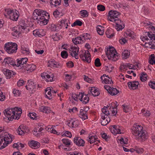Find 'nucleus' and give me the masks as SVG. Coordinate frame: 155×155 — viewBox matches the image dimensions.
Returning <instances> with one entry per match:
<instances>
[{
	"label": "nucleus",
	"instance_id": "nucleus-1",
	"mask_svg": "<svg viewBox=\"0 0 155 155\" xmlns=\"http://www.w3.org/2000/svg\"><path fill=\"white\" fill-rule=\"evenodd\" d=\"M120 14L116 11L111 10L108 12L107 18L108 20L115 23V28L118 31L121 30L124 27L123 22L118 18Z\"/></svg>",
	"mask_w": 155,
	"mask_h": 155
},
{
	"label": "nucleus",
	"instance_id": "nucleus-2",
	"mask_svg": "<svg viewBox=\"0 0 155 155\" xmlns=\"http://www.w3.org/2000/svg\"><path fill=\"white\" fill-rule=\"evenodd\" d=\"M0 150L2 149L7 146L8 144L11 143L12 141V135L7 132H5L3 129L0 127Z\"/></svg>",
	"mask_w": 155,
	"mask_h": 155
},
{
	"label": "nucleus",
	"instance_id": "nucleus-3",
	"mask_svg": "<svg viewBox=\"0 0 155 155\" xmlns=\"http://www.w3.org/2000/svg\"><path fill=\"white\" fill-rule=\"evenodd\" d=\"M4 49L9 54L15 53L17 51L18 45L16 43L8 42L5 45Z\"/></svg>",
	"mask_w": 155,
	"mask_h": 155
},
{
	"label": "nucleus",
	"instance_id": "nucleus-4",
	"mask_svg": "<svg viewBox=\"0 0 155 155\" xmlns=\"http://www.w3.org/2000/svg\"><path fill=\"white\" fill-rule=\"evenodd\" d=\"M106 54L109 60L115 61L118 58L116 50L113 47H109V48H107Z\"/></svg>",
	"mask_w": 155,
	"mask_h": 155
},
{
	"label": "nucleus",
	"instance_id": "nucleus-5",
	"mask_svg": "<svg viewBox=\"0 0 155 155\" xmlns=\"http://www.w3.org/2000/svg\"><path fill=\"white\" fill-rule=\"evenodd\" d=\"M4 15L7 16L5 14H7L9 18L13 21H17L19 17L18 12L16 10H12L10 9H5Z\"/></svg>",
	"mask_w": 155,
	"mask_h": 155
},
{
	"label": "nucleus",
	"instance_id": "nucleus-6",
	"mask_svg": "<svg viewBox=\"0 0 155 155\" xmlns=\"http://www.w3.org/2000/svg\"><path fill=\"white\" fill-rule=\"evenodd\" d=\"M4 115L8 118V120L9 121H12L13 119H18L20 117V115L19 114L17 116L15 115V112L13 110V108H8L6 109L3 111Z\"/></svg>",
	"mask_w": 155,
	"mask_h": 155
},
{
	"label": "nucleus",
	"instance_id": "nucleus-7",
	"mask_svg": "<svg viewBox=\"0 0 155 155\" xmlns=\"http://www.w3.org/2000/svg\"><path fill=\"white\" fill-rule=\"evenodd\" d=\"M38 16L45 18L46 16L49 18V15L46 12L42 9H36L34 11L32 16V18L35 20L38 19Z\"/></svg>",
	"mask_w": 155,
	"mask_h": 155
},
{
	"label": "nucleus",
	"instance_id": "nucleus-8",
	"mask_svg": "<svg viewBox=\"0 0 155 155\" xmlns=\"http://www.w3.org/2000/svg\"><path fill=\"white\" fill-rule=\"evenodd\" d=\"M85 51L83 54H80L79 57L82 60L88 63H89L91 61V55L90 52L88 51H86L84 50L83 51Z\"/></svg>",
	"mask_w": 155,
	"mask_h": 155
},
{
	"label": "nucleus",
	"instance_id": "nucleus-9",
	"mask_svg": "<svg viewBox=\"0 0 155 155\" xmlns=\"http://www.w3.org/2000/svg\"><path fill=\"white\" fill-rule=\"evenodd\" d=\"M29 131V129L26 126L21 125L19 126L17 130H16L17 133L21 136L24 135L25 133Z\"/></svg>",
	"mask_w": 155,
	"mask_h": 155
},
{
	"label": "nucleus",
	"instance_id": "nucleus-10",
	"mask_svg": "<svg viewBox=\"0 0 155 155\" xmlns=\"http://www.w3.org/2000/svg\"><path fill=\"white\" fill-rule=\"evenodd\" d=\"M79 50V48L78 46H71L70 50V55L76 59H78V53Z\"/></svg>",
	"mask_w": 155,
	"mask_h": 155
},
{
	"label": "nucleus",
	"instance_id": "nucleus-11",
	"mask_svg": "<svg viewBox=\"0 0 155 155\" xmlns=\"http://www.w3.org/2000/svg\"><path fill=\"white\" fill-rule=\"evenodd\" d=\"M143 127L139 125L134 124L132 129V133L135 136L143 130Z\"/></svg>",
	"mask_w": 155,
	"mask_h": 155
},
{
	"label": "nucleus",
	"instance_id": "nucleus-12",
	"mask_svg": "<svg viewBox=\"0 0 155 155\" xmlns=\"http://www.w3.org/2000/svg\"><path fill=\"white\" fill-rule=\"evenodd\" d=\"M87 110V108L84 107H82L80 110L79 116L83 120L88 118L86 114Z\"/></svg>",
	"mask_w": 155,
	"mask_h": 155
},
{
	"label": "nucleus",
	"instance_id": "nucleus-13",
	"mask_svg": "<svg viewBox=\"0 0 155 155\" xmlns=\"http://www.w3.org/2000/svg\"><path fill=\"white\" fill-rule=\"evenodd\" d=\"M136 137L137 139H138L140 141H145L147 138L146 132L143 130Z\"/></svg>",
	"mask_w": 155,
	"mask_h": 155
},
{
	"label": "nucleus",
	"instance_id": "nucleus-14",
	"mask_svg": "<svg viewBox=\"0 0 155 155\" xmlns=\"http://www.w3.org/2000/svg\"><path fill=\"white\" fill-rule=\"evenodd\" d=\"M66 122L67 124L70 127L74 128L78 127V121L74 118L71 119Z\"/></svg>",
	"mask_w": 155,
	"mask_h": 155
},
{
	"label": "nucleus",
	"instance_id": "nucleus-15",
	"mask_svg": "<svg viewBox=\"0 0 155 155\" xmlns=\"http://www.w3.org/2000/svg\"><path fill=\"white\" fill-rule=\"evenodd\" d=\"M47 16L45 18L42 17V16H38V19H36L37 20L38 24L41 25H47L48 21L49 18Z\"/></svg>",
	"mask_w": 155,
	"mask_h": 155
},
{
	"label": "nucleus",
	"instance_id": "nucleus-16",
	"mask_svg": "<svg viewBox=\"0 0 155 155\" xmlns=\"http://www.w3.org/2000/svg\"><path fill=\"white\" fill-rule=\"evenodd\" d=\"M74 142L76 145L78 147H84V140L80 137H75L74 139Z\"/></svg>",
	"mask_w": 155,
	"mask_h": 155
},
{
	"label": "nucleus",
	"instance_id": "nucleus-17",
	"mask_svg": "<svg viewBox=\"0 0 155 155\" xmlns=\"http://www.w3.org/2000/svg\"><path fill=\"white\" fill-rule=\"evenodd\" d=\"M28 59L24 58L18 59L17 60V66H20L21 68H25L27 65L26 63Z\"/></svg>",
	"mask_w": 155,
	"mask_h": 155
},
{
	"label": "nucleus",
	"instance_id": "nucleus-18",
	"mask_svg": "<svg viewBox=\"0 0 155 155\" xmlns=\"http://www.w3.org/2000/svg\"><path fill=\"white\" fill-rule=\"evenodd\" d=\"M36 87V84L34 83L32 80H29L28 81L27 84L26 86V89L30 91H32Z\"/></svg>",
	"mask_w": 155,
	"mask_h": 155
},
{
	"label": "nucleus",
	"instance_id": "nucleus-19",
	"mask_svg": "<svg viewBox=\"0 0 155 155\" xmlns=\"http://www.w3.org/2000/svg\"><path fill=\"white\" fill-rule=\"evenodd\" d=\"M101 79L103 80V82L105 84H113V82L112 81L111 78L108 77V75H106L105 74H104L101 77Z\"/></svg>",
	"mask_w": 155,
	"mask_h": 155
},
{
	"label": "nucleus",
	"instance_id": "nucleus-20",
	"mask_svg": "<svg viewBox=\"0 0 155 155\" xmlns=\"http://www.w3.org/2000/svg\"><path fill=\"white\" fill-rule=\"evenodd\" d=\"M80 97L79 100L83 104H86L88 102L89 98L87 95L84 94V93H81L80 95Z\"/></svg>",
	"mask_w": 155,
	"mask_h": 155
},
{
	"label": "nucleus",
	"instance_id": "nucleus-21",
	"mask_svg": "<svg viewBox=\"0 0 155 155\" xmlns=\"http://www.w3.org/2000/svg\"><path fill=\"white\" fill-rule=\"evenodd\" d=\"M113 128L111 130L112 133L114 135H116L117 134H121L122 133L121 131L120 127L118 125H113Z\"/></svg>",
	"mask_w": 155,
	"mask_h": 155
},
{
	"label": "nucleus",
	"instance_id": "nucleus-22",
	"mask_svg": "<svg viewBox=\"0 0 155 155\" xmlns=\"http://www.w3.org/2000/svg\"><path fill=\"white\" fill-rule=\"evenodd\" d=\"M88 93L89 94H91L94 97L98 96L100 94L99 91L94 87H90Z\"/></svg>",
	"mask_w": 155,
	"mask_h": 155
},
{
	"label": "nucleus",
	"instance_id": "nucleus-23",
	"mask_svg": "<svg viewBox=\"0 0 155 155\" xmlns=\"http://www.w3.org/2000/svg\"><path fill=\"white\" fill-rule=\"evenodd\" d=\"M3 73L5 75L7 79L10 78L12 76L16 74L15 72L6 69H4Z\"/></svg>",
	"mask_w": 155,
	"mask_h": 155
},
{
	"label": "nucleus",
	"instance_id": "nucleus-24",
	"mask_svg": "<svg viewBox=\"0 0 155 155\" xmlns=\"http://www.w3.org/2000/svg\"><path fill=\"white\" fill-rule=\"evenodd\" d=\"M127 84L130 88L136 89L139 85V83L137 81L129 82L127 83Z\"/></svg>",
	"mask_w": 155,
	"mask_h": 155
},
{
	"label": "nucleus",
	"instance_id": "nucleus-25",
	"mask_svg": "<svg viewBox=\"0 0 155 155\" xmlns=\"http://www.w3.org/2000/svg\"><path fill=\"white\" fill-rule=\"evenodd\" d=\"M28 144L30 147L32 148H37L40 147V143L37 141L32 140Z\"/></svg>",
	"mask_w": 155,
	"mask_h": 155
},
{
	"label": "nucleus",
	"instance_id": "nucleus-26",
	"mask_svg": "<svg viewBox=\"0 0 155 155\" xmlns=\"http://www.w3.org/2000/svg\"><path fill=\"white\" fill-rule=\"evenodd\" d=\"M102 120H101V125L103 126L107 125L110 121V119L109 117L103 116L101 117Z\"/></svg>",
	"mask_w": 155,
	"mask_h": 155
},
{
	"label": "nucleus",
	"instance_id": "nucleus-27",
	"mask_svg": "<svg viewBox=\"0 0 155 155\" xmlns=\"http://www.w3.org/2000/svg\"><path fill=\"white\" fill-rule=\"evenodd\" d=\"M51 93V90L50 87H48L46 89L45 91V96L46 98L49 100L52 98Z\"/></svg>",
	"mask_w": 155,
	"mask_h": 155
},
{
	"label": "nucleus",
	"instance_id": "nucleus-28",
	"mask_svg": "<svg viewBox=\"0 0 155 155\" xmlns=\"http://www.w3.org/2000/svg\"><path fill=\"white\" fill-rule=\"evenodd\" d=\"M108 107H104V108L102 109V113L101 114V117L103 116H104L105 117H107L110 114V111L108 110Z\"/></svg>",
	"mask_w": 155,
	"mask_h": 155
},
{
	"label": "nucleus",
	"instance_id": "nucleus-29",
	"mask_svg": "<svg viewBox=\"0 0 155 155\" xmlns=\"http://www.w3.org/2000/svg\"><path fill=\"white\" fill-rule=\"evenodd\" d=\"M24 68L28 71L32 72L35 69L36 67L35 65L33 64H30L26 65Z\"/></svg>",
	"mask_w": 155,
	"mask_h": 155
},
{
	"label": "nucleus",
	"instance_id": "nucleus-30",
	"mask_svg": "<svg viewBox=\"0 0 155 155\" xmlns=\"http://www.w3.org/2000/svg\"><path fill=\"white\" fill-rule=\"evenodd\" d=\"M83 38L81 36L77 37L75 38H73L72 40L73 42L75 44H80L82 41H83Z\"/></svg>",
	"mask_w": 155,
	"mask_h": 155
},
{
	"label": "nucleus",
	"instance_id": "nucleus-31",
	"mask_svg": "<svg viewBox=\"0 0 155 155\" xmlns=\"http://www.w3.org/2000/svg\"><path fill=\"white\" fill-rule=\"evenodd\" d=\"M89 139L87 140L88 142H89L90 144L94 143V142H96V140L98 141L97 139L98 138H97V136H91V135H89L88 136Z\"/></svg>",
	"mask_w": 155,
	"mask_h": 155
},
{
	"label": "nucleus",
	"instance_id": "nucleus-32",
	"mask_svg": "<svg viewBox=\"0 0 155 155\" xmlns=\"http://www.w3.org/2000/svg\"><path fill=\"white\" fill-rule=\"evenodd\" d=\"M40 110L41 111L46 113H49L50 111V108L49 107L44 106L40 107Z\"/></svg>",
	"mask_w": 155,
	"mask_h": 155
},
{
	"label": "nucleus",
	"instance_id": "nucleus-33",
	"mask_svg": "<svg viewBox=\"0 0 155 155\" xmlns=\"http://www.w3.org/2000/svg\"><path fill=\"white\" fill-rule=\"evenodd\" d=\"M50 5H54L55 7L60 5L61 2V0H50Z\"/></svg>",
	"mask_w": 155,
	"mask_h": 155
},
{
	"label": "nucleus",
	"instance_id": "nucleus-34",
	"mask_svg": "<svg viewBox=\"0 0 155 155\" xmlns=\"http://www.w3.org/2000/svg\"><path fill=\"white\" fill-rule=\"evenodd\" d=\"M119 92V91L116 88L112 87L110 90H109L108 93L112 96L115 95Z\"/></svg>",
	"mask_w": 155,
	"mask_h": 155
},
{
	"label": "nucleus",
	"instance_id": "nucleus-35",
	"mask_svg": "<svg viewBox=\"0 0 155 155\" xmlns=\"http://www.w3.org/2000/svg\"><path fill=\"white\" fill-rule=\"evenodd\" d=\"M13 110L15 112V115L17 116L18 114H19L21 115V114L22 113V110L20 108H19L18 107H15L13 108Z\"/></svg>",
	"mask_w": 155,
	"mask_h": 155
},
{
	"label": "nucleus",
	"instance_id": "nucleus-36",
	"mask_svg": "<svg viewBox=\"0 0 155 155\" xmlns=\"http://www.w3.org/2000/svg\"><path fill=\"white\" fill-rule=\"evenodd\" d=\"M149 62L151 64H155V54H151L149 58Z\"/></svg>",
	"mask_w": 155,
	"mask_h": 155
},
{
	"label": "nucleus",
	"instance_id": "nucleus-37",
	"mask_svg": "<svg viewBox=\"0 0 155 155\" xmlns=\"http://www.w3.org/2000/svg\"><path fill=\"white\" fill-rule=\"evenodd\" d=\"M21 53L25 55L28 54L30 53L29 49L23 46H21Z\"/></svg>",
	"mask_w": 155,
	"mask_h": 155
},
{
	"label": "nucleus",
	"instance_id": "nucleus-38",
	"mask_svg": "<svg viewBox=\"0 0 155 155\" xmlns=\"http://www.w3.org/2000/svg\"><path fill=\"white\" fill-rule=\"evenodd\" d=\"M48 63L49 64L48 66L51 67L58 68L59 66V65H58L57 63L54 61H49Z\"/></svg>",
	"mask_w": 155,
	"mask_h": 155
},
{
	"label": "nucleus",
	"instance_id": "nucleus-39",
	"mask_svg": "<svg viewBox=\"0 0 155 155\" xmlns=\"http://www.w3.org/2000/svg\"><path fill=\"white\" fill-rule=\"evenodd\" d=\"M118 104L117 102L115 101V103L112 102L111 104H109V106L107 105V107H109V109H114L115 108H117Z\"/></svg>",
	"mask_w": 155,
	"mask_h": 155
},
{
	"label": "nucleus",
	"instance_id": "nucleus-40",
	"mask_svg": "<svg viewBox=\"0 0 155 155\" xmlns=\"http://www.w3.org/2000/svg\"><path fill=\"white\" fill-rule=\"evenodd\" d=\"M28 116L31 119L33 120H36L38 118V117L36 116V114L35 113H30Z\"/></svg>",
	"mask_w": 155,
	"mask_h": 155
},
{
	"label": "nucleus",
	"instance_id": "nucleus-41",
	"mask_svg": "<svg viewBox=\"0 0 155 155\" xmlns=\"http://www.w3.org/2000/svg\"><path fill=\"white\" fill-rule=\"evenodd\" d=\"M106 34L107 37L109 38H112L114 36V33L111 29L107 30L106 32Z\"/></svg>",
	"mask_w": 155,
	"mask_h": 155
},
{
	"label": "nucleus",
	"instance_id": "nucleus-42",
	"mask_svg": "<svg viewBox=\"0 0 155 155\" xmlns=\"http://www.w3.org/2000/svg\"><path fill=\"white\" fill-rule=\"evenodd\" d=\"M147 74L145 72H142L141 74L140 79L142 81L144 82L147 80Z\"/></svg>",
	"mask_w": 155,
	"mask_h": 155
},
{
	"label": "nucleus",
	"instance_id": "nucleus-43",
	"mask_svg": "<svg viewBox=\"0 0 155 155\" xmlns=\"http://www.w3.org/2000/svg\"><path fill=\"white\" fill-rule=\"evenodd\" d=\"M80 36L83 39V41L86 40L90 39V35L87 33L81 35Z\"/></svg>",
	"mask_w": 155,
	"mask_h": 155
},
{
	"label": "nucleus",
	"instance_id": "nucleus-44",
	"mask_svg": "<svg viewBox=\"0 0 155 155\" xmlns=\"http://www.w3.org/2000/svg\"><path fill=\"white\" fill-rule=\"evenodd\" d=\"M146 35H147L150 40H155V34L152 33V32H145Z\"/></svg>",
	"mask_w": 155,
	"mask_h": 155
},
{
	"label": "nucleus",
	"instance_id": "nucleus-45",
	"mask_svg": "<svg viewBox=\"0 0 155 155\" xmlns=\"http://www.w3.org/2000/svg\"><path fill=\"white\" fill-rule=\"evenodd\" d=\"M61 25L62 26L65 27L66 28H67L68 25V21L66 19L61 20Z\"/></svg>",
	"mask_w": 155,
	"mask_h": 155
},
{
	"label": "nucleus",
	"instance_id": "nucleus-46",
	"mask_svg": "<svg viewBox=\"0 0 155 155\" xmlns=\"http://www.w3.org/2000/svg\"><path fill=\"white\" fill-rule=\"evenodd\" d=\"M41 30H35L33 31V34L34 35L40 37L41 36H42L41 33Z\"/></svg>",
	"mask_w": 155,
	"mask_h": 155
},
{
	"label": "nucleus",
	"instance_id": "nucleus-47",
	"mask_svg": "<svg viewBox=\"0 0 155 155\" xmlns=\"http://www.w3.org/2000/svg\"><path fill=\"white\" fill-rule=\"evenodd\" d=\"M12 31H13L12 33V35L14 36L17 37L19 34V32L16 29V28H12Z\"/></svg>",
	"mask_w": 155,
	"mask_h": 155
},
{
	"label": "nucleus",
	"instance_id": "nucleus-48",
	"mask_svg": "<svg viewBox=\"0 0 155 155\" xmlns=\"http://www.w3.org/2000/svg\"><path fill=\"white\" fill-rule=\"evenodd\" d=\"M123 56V58L124 59H126L129 57L130 53L127 50H124L122 53Z\"/></svg>",
	"mask_w": 155,
	"mask_h": 155
},
{
	"label": "nucleus",
	"instance_id": "nucleus-49",
	"mask_svg": "<svg viewBox=\"0 0 155 155\" xmlns=\"http://www.w3.org/2000/svg\"><path fill=\"white\" fill-rule=\"evenodd\" d=\"M7 61H6V63L8 64H10L11 65H12L13 66H14L16 65L17 66V64H15V63L14 62V61L11 60L10 59H7Z\"/></svg>",
	"mask_w": 155,
	"mask_h": 155
},
{
	"label": "nucleus",
	"instance_id": "nucleus-50",
	"mask_svg": "<svg viewBox=\"0 0 155 155\" xmlns=\"http://www.w3.org/2000/svg\"><path fill=\"white\" fill-rule=\"evenodd\" d=\"M81 16L83 17H86L88 16V12L85 10H81L80 12Z\"/></svg>",
	"mask_w": 155,
	"mask_h": 155
},
{
	"label": "nucleus",
	"instance_id": "nucleus-51",
	"mask_svg": "<svg viewBox=\"0 0 155 155\" xmlns=\"http://www.w3.org/2000/svg\"><path fill=\"white\" fill-rule=\"evenodd\" d=\"M82 24V23L81 21L77 20L75 21L71 25V26L72 27H74L76 25L81 26Z\"/></svg>",
	"mask_w": 155,
	"mask_h": 155
},
{
	"label": "nucleus",
	"instance_id": "nucleus-52",
	"mask_svg": "<svg viewBox=\"0 0 155 155\" xmlns=\"http://www.w3.org/2000/svg\"><path fill=\"white\" fill-rule=\"evenodd\" d=\"M99 27L101 28H100L99 27L97 28V30L98 33L101 35H102L104 34V31L102 29L103 28L101 26H99Z\"/></svg>",
	"mask_w": 155,
	"mask_h": 155
},
{
	"label": "nucleus",
	"instance_id": "nucleus-53",
	"mask_svg": "<svg viewBox=\"0 0 155 155\" xmlns=\"http://www.w3.org/2000/svg\"><path fill=\"white\" fill-rule=\"evenodd\" d=\"M13 93L16 96H18L21 94V91L18 90L14 89L13 90Z\"/></svg>",
	"mask_w": 155,
	"mask_h": 155
},
{
	"label": "nucleus",
	"instance_id": "nucleus-54",
	"mask_svg": "<svg viewBox=\"0 0 155 155\" xmlns=\"http://www.w3.org/2000/svg\"><path fill=\"white\" fill-rule=\"evenodd\" d=\"M61 57L64 58H67L68 56L67 52L65 51H62L61 52Z\"/></svg>",
	"mask_w": 155,
	"mask_h": 155
},
{
	"label": "nucleus",
	"instance_id": "nucleus-55",
	"mask_svg": "<svg viewBox=\"0 0 155 155\" xmlns=\"http://www.w3.org/2000/svg\"><path fill=\"white\" fill-rule=\"evenodd\" d=\"M49 27L50 29L52 31H55L57 30L56 26L54 24H50Z\"/></svg>",
	"mask_w": 155,
	"mask_h": 155
},
{
	"label": "nucleus",
	"instance_id": "nucleus-56",
	"mask_svg": "<svg viewBox=\"0 0 155 155\" xmlns=\"http://www.w3.org/2000/svg\"><path fill=\"white\" fill-rule=\"evenodd\" d=\"M81 93H79V94H73L72 96V97L73 98V99L75 101H78V99H79L80 97V95H81Z\"/></svg>",
	"mask_w": 155,
	"mask_h": 155
},
{
	"label": "nucleus",
	"instance_id": "nucleus-57",
	"mask_svg": "<svg viewBox=\"0 0 155 155\" xmlns=\"http://www.w3.org/2000/svg\"><path fill=\"white\" fill-rule=\"evenodd\" d=\"M94 64L95 66L97 67H99L101 65L100 59L97 58L95 60Z\"/></svg>",
	"mask_w": 155,
	"mask_h": 155
},
{
	"label": "nucleus",
	"instance_id": "nucleus-58",
	"mask_svg": "<svg viewBox=\"0 0 155 155\" xmlns=\"http://www.w3.org/2000/svg\"><path fill=\"white\" fill-rule=\"evenodd\" d=\"M141 112L145 116L149 117L150 115V113L149 111H146L145 110L143 109L141 110Z\"/></svg>",
	"mask_w": 155,
	"mask_h": 155
},
{
	"label": "nucleus",
	"instance_id": "nucleus-59",
	"mask_svg": "<svg viewBox=\"0 0 155 155\" xmlns=\"http://www.w3.org/2000/svg\"><path fill=\"white\" fill-rule=\"evenodd\" d=\"M62 141L63 143L66 146L70 145L71 144L70 141L68 139H63Z\"/></svg>",
	"mask_w": 155,
	"mask_h": 155
},
{
	"label": "nucleus",
	"instance_id": "nucleus-60",
	"mask_svg": "<svg viewBox=\"0 0 155 155\" xmlns=\"http://www.w3.org/2000/svg\"><path fill=\"white\" fill-rule=\"evenodd\" d=\"M106 70L109 72H111L113 69L114 67L112 65H110L108 66H106Z\"/></svg>",
	"mask_w": 155,
	"mask_h": 155
},
{
	"label": "nucleus",
	"instance_id": "nucleus-61",
	"mask_svg": "<svg viewBox=\"0 0 155 155\" xmlns=\"http://www.w3.org/2000/svg\"><path fill=\"white\" fill-rule=\"evenodd\" d=\"M46 80L47 81H54L53 80V75H52L50 76L48 74L46 77Z\"/></svg>",
	"mask_w": 155,
	"mask_h": 155
},
{
	"label": "nucleus",
	"instance_id": "nucleus-62",
	"mask_svg": "<svg viewBox=\"0 0 155 155\" xmlns=\"http://www.w3.org/2000/svg\"><path fill=\"white\" fill-rule=\"evenodd\" d=\"M135 151L139 154H141L144 151L143 149L141 148H137L135 149Z\"/></svg>",
	"mask_w": 155,
	"mask_h": 155
},
{
	"label": "nucleus",
	"instance_id": "nucleus-63",
	"mask_svg": "<svg viewBox=\"0 0 155 155\" xmlns=\"http://www.w3.org/2000/svg\"><path fill=\"white\" fill-rule=\"evenodd\" d=\"M5 98V96L3 93L0 90V101H3Z\"/></svg>",
	"mask_w": 155,
	"mask_h": 155
},
{
	"label": "nucleus",
	"instance_id": "nucleus-64",
	"mask_svg": "<svg viewBox=\"0 0 155 155\" xmlns=\"http://www.w3.org/2000/svg\"><path fill=\"white\" fill-rule=\"evenodd\" d=\"M149 85L152 88L155 89V82L154 81H150L149 83Z\"/></svg>",
	"mask_w": 155,
	"mask_h": 155
}]
</instances>
